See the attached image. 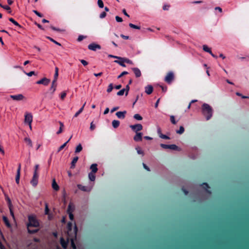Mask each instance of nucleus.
Masks as SVG:
<instances>
[{
    "label": "nucleus",
    "mask_w": 249,
    "mask_h": 249,
    "mask_svg": "<svg viewBox=\"0 0 249 249\" xmlns=\"http://www.w3.org/2000/svg\"><path fill=\"white\" fill-rule=\"evenodd\" d=\"M29 223L27 224L28 231L30 233H34L37 231V230H31L30 228L31 227H37L39 224L36 217L33 215L28 216Z\"/></svg>",
    "instance_id": "1"
},
{
    "label": "nucleus",
    "mask_w": 249,
    "mask_h": 249,
    "mask_svg": "<svg viewBox=\"0 0 249 249\" xmlns=\"http://www.w3.org/2000/svg\"><path fill=\"white\" fill-rule=\"evenodd\" d=\"M77 230V228L75 224H74L73 230H72V224L71 223L68 224L67 233L69 236L68 240L70 239L71 241L72 244L73 240L76 238Z\"/></svg>",
    "instance_id": "2"
},
{
    "label": "nucleus",
    "mask_w": 249,
    "mask_h": 249,
    "mask_svg": "<svg viewBox=\"0 0 249 249\" xmlns=\"http://www.w3.org/2000/svg\"><path fill=\"white\" fill-rule=\"evenodd\" d=\"M202 113L206 117L207 120H209L212 116V108L207 104L202 105Z\"/></svg>",
    "instance_id": "3"
},
{
    "label": "nucleus",
    "mask_w": 249,
    "mask_h": 249,
    "mask_svg": "<svg viewBox=\"0 0 249 249\" xmlns=\"http://www.w3.org/2000/svg\"><path fill=\"white\" fill-rule=\"evenodd\" d=\"M33 121V115L31 113H26L24 116V123L28 124L30 129H32L31 124Z\"/></svg>",
    "instance_id": "4"
},
{
    "label": "nucleus",
    "mask_w": 249,
    "mask_h": 249,
    "mask_svg": "<svg viewBox=\"0 0 249 249\" xmlns=\"http://www.w3.org/2000/svg\"><path fill=\"white\" fill-rule=\"evenodd\" d=\"M175 78L174 73L172 71H170L165 76L164 80L168 84H170L174 80Z\"/></svg>",
    "instance_id": "5"
},
{
    "label": "nucleus",
    "mask_w": 249,
    "mask_h": 249,
    "mask_svg": "<svg viewBox=\"0 0 249 249\" xmlns=\"http://www.w3.org/2000/svg\"><path fill=\"white\" fill-rule=\"evenodd\" d=\"M130 128L135 132L141 130L142 129V126L141 124H138L135 125H130Z\"/></svg>",
    "instance_id": "6"
},
{
    "label": "nucleus",
    "mask_w": 249,
    "mask_h": 249,
    "mask_svg": "<svg viewBox=\"0 0 249 249\" xmlns=\"http://www.w3.org/2000/svg\"><path fill=\"white\" fill-rule=\"evenodd\" d=\"M10 97L12 99H13L14 100H16V101L22 100L24 98V96L21 94H19L18 95H11Z\"/></svg>",
    "instance_id": "7"
},
{
    "label": "nucleus",
    "mask_w": 249,
    "mask_h": 249,
    "mask_svg": "<svg viewBox=\"0 0 249 249\" xmlns=\"http://www.w3.org/2000/svg\"><path fill=\"white\" fill-rule=\"evenodd\" d=\"M38 183V179H37V175H36V172L34 173L33 178L32 180L31 181V183L34 186H36Z\"/></svg>",
    "instance_id": "8"
},
{
    "label": "nucleus",
    "mask_w": 249,
    "mask_h": 249,
    "mask_svg": "<svg viewBox=\"0 0 249 249\" xmlns=\"http://www.w3.org/2000/svg\"><path fill=\"white\" fill-rule=\"evenodd\" d=\"M78 188L84 192H89L92 189V187H87L86 186H83L81 184H78L77 185Z\"/></svg>",
    "instance_id": "9"
},
{
    "label": "nucleus",
    "mask_w": 249,
    "mask_h": 249,
    "mask_svg": "<svg viewBox=\"0 0 249 249\" xmlns=\"http://www.w3.org/2000/svg\"><path fill=\"white\" fill-rule=\"evenodd\" d=\"M160 146L163 148H169V149H172L174 150H177L178 149V146L175 144H171V145H166L164 144H161Z\"/></svg>",
    "instance_id": "10"
},
{
    "label": "nucleus",
    "mask_w": 249,
    "mask_h": 249,
    "mask_svg": "<svg viewBox=\"0 0 249 249\" xmlns=\"http://www.w3.org/2000/svg\"><path fill=\"white\" fill-rule=\"evenodd\" d=\"M88 48L89 50H91L92 51H95L96 49H100L101 47L98 44H95V43H92V44H89L88 46Z\"/></svg>",
    "instance_id": "11"
},
{
    "label": "nucleus",
    "mask_w": 249,
    "mask_h": 249,
    "mask_svg": "<svg viewBox=\"0 0 249 249\" xmlns=\"http://www.w3.org/2000/svg\"><path fill=\"white\" fill-rule=\"evenodd\" d=\"M108 56L110 57H113V58H117V59H118L119 60H121L122 61H125L126 63H127L128 64H132V62L131 60H130L129 59H124V58L118 57V56L112 55H109Z\"/></svg>",
    "instance_id": "12"
},
{
    "label": "nucleus",
    "mask_w": 249,
    "mask_h": 249,
    "mask_svg": "<svg viewBox=\"0 0 249 249\" xmlns=\"http://www.w3.org/2000/svg\"><path fill=\"white\" fill-rule=\"evenodd\" d=\"M50 82V80L46 78H43L41 80L38 81L36 83L38 84H44L45 85H47Z\"/></svg>",
    "instance_id": "13"
},
{
    "label": "nucleus",
    "mask_w": 249,
    "mask_h": 249,
    "mask_svg": "<svg viewBox=\"0 0 249 249\" xmlns=\"http://www.w3.org/2000/svg\"><path fill=\"white\" fill-rule=\"evenodd\" d=\"M52 187L55 191H57L59 189V186L56 183L55 178H53L52 180Z\"/></svg>",
    "instance_id": "14"
},
{
    "label": "nucleus",
    "mask_w": 249,
    "mask_h": 249,
    "mask_svg": "<svg viewBox=\"0 0 249 249\" xmlns=\"http://www.w3.org/2000/svg\"><path fill=\"white\" fill-rule=\"evenodd\" d=\"M75 209V206L72 203L70 202L69 204L67 212L68 213H72L74 211Z\"/></svg>",
    "instance_id": "15"
},
{
    "label": "nucleus",
    "mask_w": 249,
    "mask_h": 249,
    "mask_svg": "<svg viewBox=\"0 0 249 249\" xmlns=\"http://www.w3.org/2000/svg\"><path fill=\"white\" fill-rule=\"evenodd\" d=\"M126 113V111H119L116 113V116L118 118L124 119L125 117V115Z\"/></svg>",
    "instance_id": "16"
},
{
    "label": "nucleus",
    "mask_w": 249,
    "mask_h": 249,
    "mask_svg": "<svg viewBox=\"0 0 249 249\" xmlns=\"http://www.w3.org/2000/svg\"><path fill=\"white\" fill-rule=\"evenodd\" d=\"M142 133H136V135L134 137V140L135 141H141L142 140Z\"/></svg>",
    "instance_id": "17"
},
{
    "label": "nucleus",
    "mask_w": 249,
    "mask_h": 249,
    "mask_svg": "<svg viewBox=\"0 0 249 249\" xmlns=\"http://www.w3.org/2000/svg\"><path fill=\"white\" fill-rule=\"evenodd\" d=\"M153 87L151 85H148L145 88V91L147 94H150L153 92Z\"/></svg>",
    "instance_id": "18"
},
{
    "label": "nucleus",
    "mask_w": 249,
    "mask_h": 249,
    "mask_svg": "<svg viewBox=\"0 0 249 249\" xmlns=\"http://www.w3.org/2000/svg\"><path fill=\"white\" fill-rule=\"evenodd\" d=\"M20 166L19 165L17 173V175L16 177V182L17 184H19V178H20Z\"/></svg>",
    "instance_id": "19"
},
{
    "label": "nucleus",
    "mask_w": 249,
    "mask_h": 249,
    "mask_svg": "<svg viewBox=\"0 0 249 249\" xmlns=\"http://www.w3.org/2000/svg\"><path fill=\"white\" fill-rule=\"evenodd\" d=\"M136 77H139L141 75V72L140 70L136 68H134L132 69Z\"/></svg>",
    "instance_id": "20"
},
{
    "label": "nucleus",
    "mask_w": 249,
    "mask_h": 249,
    "mask_svg": "<svg viewBox=\"0 0 249 249\" xmlns=\"http://www.w3.org/2000/svg\"><path fill=\"white\" fill-rule=\"evenodd\" d=\"M97 165L96 163L91 164L90 169L91 170V173H96L98 170Z\"/></svg>",
    "instance_id": "21"
},
{
    "label": "nucleus",
    "mask_w": 249,
    "mask_h": 249,
    "mask_svg": "<svg viewBox=\"0 0 249 249\" xmlns=\"http://www.w3.org/2000/svg\"><path fill=\"white\" fill-rule=\"evenodd\" d=\"M2 218L6 226L8 228H11V225H10L7 218L5 216H3Z\"/></svg>",
    "instance_id": "22"
},
{
    "label": "nucleus",
    "mask_w": 249,
    "mask_h": 249,
    "mask_svg": "<svg viewBox=\"0 0 249 249\" xmlns=\"http://www.w3.org/2000/svg\"><path fill=\"white\" fill-rule=\"evenodd\" d=\"M58 69L57 67H56L55 68V74H54V80L53 81V84H54L55 83V82L56 81L57 77H58Z\"/></svg>",
    "instance_id": "23"
},
{
    "label": "nucleus",
    "mask_w": 249,
    "mask_h": 249,
    "mask_svg": "<svg viewBox=\"0 0 249 249\" xmlns=\"http://www.w3.org/2000/svg\"><path fill=\"white\" fill-rule=\"evenodd\" d=\"M78 157H75L73 158V159L72 160L71 162V168H74L75 167V163L77 162V161L78 160Z\"/></svg>",
    "instance_id": "24"
},
{
    "label": "nucleus",
    "mask_w": 249,
    "mask_h": 249,
    "mask_svg": "<svg viewBox=\"0 0 249 249\" xmlns=\"http://www.w3.org/2000/svg\"><path fill=\"white\" fill-rule=\"evenodd\" d=\"M5 198H6V200L7 201L9 208H11V207H13V205H12L11 200L10 199V198L9 197V196L6 195H5Z\"/></svg>",
    "instance_id": "25"
},
{
    "label": "nucleus",
    "mask_w": 249,
    "mask_h": 249,
    "mask_svg": "<svg viewBox=\"0 0 249 249\" xmlns=\"http://www.w3.org/2000/svg\"><path fill=\"white\" fill-rule=\"evenodd\" d=\"M94 174L95 173H94L90 172L88 175L89 179L92 181H94L95 179V176L94 175Z\"/></svg>",
    "instance_id": "26"
},
{
    "label": "nucleus",
    "mask_w": 249,
    "mask_h": 249,
    "mask_svg": "<svg viewBox=\"0 0 249 249\" xmlns=\"http://www.w3.org/2000/svg\"><path fill=\"white\" fill-rule=\"evenodd\" d=\"M59 124H60V127H59V130H58V131L56 133L57 134H59L62 133V132L63 131V127H64V124L62 122H59Z\"/></svg>",
    "instance_id": "27"
},
{
    "label": "nucleus",
    "mask_w": 249,
    "mask_h": 249,
    "mask_svg": "<svg viewBox=\"0 0 249 249\" xmlns=\"http://www.w3.org/2000/svg\"><path fill=\"white\" fill-rule=\"evenodd\" d=\"M112 126L114 128H117L120 124V122L117 120H113L112 123Z\"/></svg>",
    "instance_id": "28"
},
{
    "label": "nucleus",
    "mask_w": 249,
    "mask_h": 249,
    "mask_svg": "<svg viewBox=\"0 0 249 249\" xmlns=\"http://www.w3.org/2000/svg\"><path fill=\"white\" fill-rule=\"evenodd\" d=\"M82 146L81 144H79L76 147L75 153H78L82 150Z\"/></svg>",
    "instance_id": "29"
},
{
    "label": "nucleus",
    "mask_w": 249,
    "mask_h": 249,
    "mask_svg": "<svg viewBox=\"0 0 249 249\" xmlns=\"http://www.w3.org/2000/svg\"><path fill=\"white\" fill-rule=\"evenodd\" d=\"M203 49L205 52H207L210 53V54H212V51H211L210 49L206 45H203Z\"/></svg>",
    "instance_id": "30"
},
{
    "label": "nucleus",
    "mask_w": 249,
    "mask_h": 249,
    "mask_svg": "<svg viewBox=\"0 0 249 249\" xmlns=\"http://www.w3.org/2000/svg\"><path fill=\"white\" fill-rule=\"evenodd\" d=\"M24 141L28 143L30 146H32V142L31 139L28 138H24Z\"/></svg>",
    "instance_id": "31"
},
{
    "label": "nucleus",
    "mask_w": 249,
    "mask_h": 249,
    "mask_svg": "<svg viewBox=\"0 0 249 249\" xmlns=\"http://www.w3.org/2000/svg\"><path fill=\"white\" fill-rule=\"evenodd\" d=\"M67 242H68V241L67 242H65L63 238L61 239V245H62V247L65 249L66 248V247H67Z\"/></svg>",
    "instance_id": "32"
},
{
    "label": "nucleus",
    "mask_w": 249,
    "mask_h": 249,
    "mask_svg": "<svg viewBox=\"0 0 249 249\" xmlns=\"http://www.w3.org/2000/svg\"><path fill=\"white\" fill-rule=\"evenodd\" d=\"M9 20L13 23L14 25L16 26H18L19 27H21V26L16 21H15L13 18H9Z\"/></svg>",
    "instance_id": "33"
},
{
    "label": "nucleus",
    "mask_w": 249,
    "mask_h": 249,
    "mask_svg": "<svg viewBox=\"0 0 249 249\" xmlns=\"http://www.w3.org/2000/svg\"><path fill=\"white\" fill-rule=\"evenodd\" d=\"M114 62L115 63H118L119 64H120L121 66L124 67H125V64H124V62H126L125 61H122L120 60H119V61H118V60H115L114 61Z\"/></svg>",
    "instance_id": "34"
},
{
    "label": "nucleus",
    "mask_w": 249,
    "mask_h": 249,
    "mask_svg": "<svg viewBox=\"0 0 249 249\" xmlns=\"http://www.w3.org/2000/svg\"><path fill=\"white\" fill-rule=\"evenodd\" d=\"M184 131V127L182 126H180L179 130L177 131V133L178 134H182Z\"/></svg>",
    "instance_id": "35"
},
{
    "label": "nucleus",
    "mask_w": 249,
    "mask_h": 249,
    "mask_svg": "<svg viewBox=\"0 0 249 249\" xmlns=\"http://www.w3.org/2000/svg\"><path fill=\"white\" fill-rule=\"evenodd\" d=\"M97 3L99 6V7L101 8H103L104 7V3L102 0H98Z\"/></svg>",
    "instance_id": "36"
},
{
    "label": "nucleus",
    "mask_w": 249,
    "mask_h": 249,
    "mask_svg": "<svg viewBox=\"0 0 249 249\" xmlns=\"http://www.w3.org/2000/svg\"><path fill=\"white\" fill-rule=\"evenodd\" d=\"M134 118L137 120H142V117L139 114H136L134 115Z\"/></svg>",
    "instance_id": "37"
},
{
    "label": "nucleus",
    "mask_w": 249,
    "mask_h": 249,
    "mask_svg": "<svg viewBox=\"0 0 249 249\" xmlns=\"http://www.w3.org/2000/svg\"><path fill=\"white\" fill-rule=\"evenodd\" d=\"M136 150L137 151V153L139 154H141L142 156H143V155H144L143 152L142 151V150L140 147L136 148Z\"/></svg>",
    "instance_id": "38"
},
{
    "label": "nucleus",
    "mask_w": 249,
    "mask_h": 249,
    "mask_svg": "<svg viewBox=\"0 0 249 249\" xmlns=\"http://www.w3.org/2000/svg\"><path fill=\"white\" fill-rule=\"evenodd\" d=\"M9 209L10 214L12 216V217L13 218V219L15 220V217L14 212H13V207H11V208H9Z\"/></svg>",
    "instance_id": "39"
},
{
    "label": "nucleus",
    "mask_w": 249,
    "mask_h": 249,
    "mask_svg": "<svg viewBox=\"0 0 249 249\" xmlns=\"http://www.w3.org/2000/svg\"><path fill=\"white\" fill-rule=\"evenodd\" d=\"M124 92H125V91L124 89H123L117 92V95L118 96H122L124 94Z\"/></svg>",
    "instance_id": "40"
},
{
    "label": "nucleus",
    "mask_w": 249,
    "mask_h": 249,
    "mask_svg": "<svg viewBox=\"0 0 249 249\" xmlns=\"http://www.w3.org/2000/svg\"><path fill=\"white\" fill-rule=\"evenodd\" d=\"M129 26L131 28H134V29H140V27L139 26H136V25H134V24H133L132 23H130L129 24Z\"/></svg>",
    "instance_id": "41"
},
{
    "label": "nucleus",
    "mask_w": 249,
    "mask_h": 249,
    "mask_svg": "<svg viewBox=\"0 0 249 249\" xmlns=\"http://www.w3.org/2000/svg\"><path fill=\"white\" fill-rule=\"evenodd\" d=\"M113 89V85L112 84H109V85L108 86V89H107V92H110L112 91Z\"/></svg>",
    "instance_id": "42"
},
{
    "label": "nucleus",
    "mask_w": 249,
    "mask_h": 249,
    "mask_svg": "<svg viewBox=\"0 0 249 249\" xmlns=\"http://www.w3.org/2000/svg\"><path fill=\"white\" fill-rule=\"evenodd\" d=\"M170 119H171V122H172L173 124H176V123H177V122H176V120H175V117H174V116H173V115H172V116H170Z\"/></svg>",
    "instance_id": "43"
},
{
    "label": "nucleus",
    "mask_w": 249,
    "mask_h": 249,
    "mask_svg": "<svg viewBox=\"0 0 249 249\" xmlns=\"http://www.w3.org/2000/svg\"><path fill=\"white\" fill-rule=\"evenodd\" d=\"M49 211V209L48 205L47 203H46L45 204V213L46 214H48Z\"/></svg>",
    "instance_id": "44"
},
{
    "label": "nucleus",
    "mask_w": 249,
    "mask_h": 249,
    "mask_svg": "<svg viewBox=\"0 0 249 249\" xmlns=\"http://www.w3.org/2000/svg\"><path fill=\"white\" fill-rule=\"evenodd\" d=\"M84 106L75 114V117H77L83 110Z\"/></svg>",
    "instance_id": "45"
},
{
    "label": "nucleus",
    "mask_w": 249,
    "mask_h": 249,
    "mask_svg": "<svg viewBox=\"0 0 249 249\" xmlns=\"http://www.w3.org/2000/svg\"><path fill=\"white\" fill-rule=\"evenodd\" d=\"M2 8H3V9H4L6 10H8L9 11V13L11 12V11L10 10V8L9 6L5 5V6H2Z\"/></svg>",
    "instance_id": "46"
},
{
    "label": "nucleus",
    "mask_w": 249,
    "mask_h": 249,
    "mask_svg": "<svg viewBox=\"0 0 249 249\" xmlns=\"http://www.w3.org/2000/svg\"><path fill=\"white\" fill-rule=\"evenodd\" d=\"M125 91V96H127L128 93V91H129V85H127L125 87V89H124Z\"/></svg>",
    "instance_id": "47"
},
{
    "label": "nucleus",
    "mask_w": 249,
    "mask_h": 249,
    "mask_svg": "<svg viewBox=\"0 0 249 249\" xmlns=\"http://www.w3.org/2000/svg\"><path fill=\"white\" fill-rule=\"evenodd\" d=\"M95 124H93V122H91L90 123V129L91 130H93L95 129Z\"/></svg>",
    "instance_id": "48"
},
{
    "label": "nucleus",
    "mask_w": 249,
    "mask_h": 249,
    "mask_svg": "<svg viewBox=\"0 0 249 249\" xmlns=\"http://www.w3.org/2000/svg\"><path fill=\"white\" fill-rule=\"evenodd\" d=\"M68 142V141H67L65 143H64V144L61 145L59 148V150H58V152L60 151L62 149H63L66 145V144Z\"/></svg>",
    "instance_id": "49"
},
{
    "label": "nucleus",
    "mask_w": 249,
    "mask_h": 249,
    "mask_svg": "<svg viewBox=\"0 0 249 249\" xmlns=\"http://www.w3.org/2000/svg\"><path fill=\"white\" fill-rule=\"evenodd\" d=\"M116 20L117 22H121L123 21L121 18L119 17V16H116L115 17Z\"/></svg>",
    "instance_id": "50"
},
{
    "label": "nucleus",
    "mask_w": 249,
    "mask_h": 249,
    "mask_svg": "<svg viewBox=\"0 0 249 249\" xmlns=\"http://www.w3.org/2000/svg\"><path fill=\"white\" fill-rule=\"evenodd\" d=\"M160 137L162 139H170L169 137H168L167 136L163 135V134L160 135Z\"/></svg>",
    "instance_id": "51"
},
{
    "label": "nucleus",
    "mask_w": 249,
    "mask_h": 249,
    "mask_svg": "<svg viewBox=\"0 0 249 249\" xmlns=\"http://www.w3.org/2000/svg\"><path fill=\"white\" fill-rule=\"evenodd\" d=\"M69 214V218L71 220H73V219H74V216L72 214V213H68Z\"/></svg>",
    "instance_id": "52"
},
{
    "label": "nucleus",
    "mask_w": 249,
    "mask_h": 249,
    "mask_svg": "<svg viewBox=\"0 0 249 249\" xmlns=\"http://www.w3.org/2000/svg\"><path fill=\"white\" fill-rule=\"evenodd\" d=\"M48 38L50 39V40L51 41H52V42H54L55 44H57V45H58V46H60V45H61V44H60L59 43H58V42H57L55 41V40H53V39L52 38H50V37H48Z\"/></svg>",
    "instance_id": "53"
},
{
    "label": "nucleus",
    "mask_w": 249,
    "mask_h": 249,
    "mask_svg": "<svg viewBox=\"0 0 249 249\" xmlns=\"http://www.w3.org/2000/svg\"><path fill=\"white\" fill-rule=\"evenodd\" d=\"M34 13L36 14L39 17H42V15L36 10L33 11Z\"/></svg>",
    "instance_id": "54"
},
{
    "label": "nucleus",
    "mask_w": 249,
    "mask_h": 249,
    "mask_svg": "<svg viewBox=\"0 0 249 249\" xmlns=\"http://www.w3.org/2000/svg\"><path fill=\"white\" fill-rule=\"evenodd\" d=\"M85 38V37L83 36H79L78 37V41H81V40H82L84 38Z\"/></svg>",
    "instance_id": "55"
},
{
    "label": "nucleus",
    "mask_w": 249,
    "mask_h": 249,
    "mask_svg": "<svg viewBox=\"0 0 249 249\" xmlns=\"http://www.w3.org/2000/svg\"><path fill=\"white\" fill-rule=\"evenodd\" d=\"M127 74V71H124L120 75L118 76V78H120V77H121L123 75H124L125 74Z\"/></svg>",
    "instance_id": "56"
},
{
    "label": "nucleus",
    "mask_w": 249,
    "mask_h": 249,
    "mask_svg": "<svg viewBox=\"0 0 249 249\" xmlns=\"http://www.w3.org/2000/svg\"><path fill=\"white\" fill-rule=\"evenodd\" d=\"M143 167L147 170L148 171H150V168L144 163L142 164Z\"/></svg>",
    "instance_id": "57"
},
{
    "label": "nucleus",
    "mask_w": 249,
    "mask_h": 249,
    "mask_svg": "<svg viewBox=\"0 0 249 249\" xmlns=\"http://www.w3.org/2000/svg\"><path fill=\"white\" fill-rule=\"evenodd\" d=\"M26 74L29 76H31L32 75L35 74V72L34 71H32L29 73H26Z\"/></svg>",
    "instance_id": "58"
},
{
    "label": "nucleus",
    "mask_w": 249,
    "mask_h": 249,
    "mask_svg": "<svg viewBox=\"0 0 249 249\" xmlns=\"http://www.w3.org/2000/svg\"><path fill=\"white\" fill-rule=\"evenodd\" d=\"M202 187H203L204 189H207V188H208V184H207V183H204L202 184Z\"/></svg>",
    "instance_id": "59"
},
{
    "label": "nucleus",
    "mask_w": 249,
    "mask_h": 249,
    "mask_svg": "<svg viewBox=\"0 0 249 249\" xmlns=\"http://www.w3.org/2000/svg\"><path fill=\"white\" fill-rule=\"evenodd\" d=\"M38 167H39L38 165H36L35 167V169L34 171V173L36 172V175H37V170H38Z\"/></svg>",
    "instance_id": "60"
},
{
    "label": "nucleus",
    "mask_w": 249,
    "mask_h": 249,
    "mask_svg": "<svg viewBox=\"0 0 249 249\" xmlns=\"http://www.w3.org/2000/svg\"><path fill=\"white\" fill-rule=\"evenodd\" d=\"M81 62L84 66H86L88 64V63L85 60H82L81 61Z\"/></svg>",
    "instance_id": "61"
},
{
    "label": "nucleus",
    "mask_w": 249,
    "mask_h": 249,
    "mask_svg": "<svg viewBox=\"0 0 249 249\" xmlns=\"http://www.w3.org/2000/svg\"><path fill=\"white\" fill-rule=\"evenodd\" d=\"M169 7V5L165 4L163 6V9L164 10H167L168 8Z\"/></svg>",
    "instance_id": "62"
},
{
    "label": "nucleus",
    "mask_w": 249,
    "mask_h": 249,
    "mask_svg": "<svg viewBox=\"0 0 249 249\" xmlns=\"http://www.w3.org/2000/svg\"><path fill=\"white\" fill-rule=\"evenodd\" d=\"M106 13H105V12H103V13L101 14V15H100V18H105V17H106Z\"/></svg>",
    "instance_id": "63"
},
{
    "label": "nucleus",
    "mask_w": 249,
    "mask_h": 249,
    "mask_svg": "<svg viewBox=\"0 0 249 249\" xmlns=\"http://www.w3.org/2000/svg\"><path fill=\"white\" fill-rule=\"evenodd\" d=\"M66 94L65 92L62 93L61 94V99H63L66 96Z\"/></svg>",
    "instance_id": "64"
}]
</instances>
